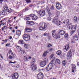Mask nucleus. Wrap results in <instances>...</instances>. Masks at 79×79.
<instances>
[{"instance_id":"60","label":"nucleus","mask_w":79,"mask_h":79,"mask_svg":"<svg viewBox=\"0 0 79 79\" xmlns=\"http://www.w3.org/2000/svg\"><path fill=\"white\" fill-rule=\"evenodd\" d=\"M17 68H19V65L18 64L17 66H16Z\"/></svg>"},{"instance_id":"10","label":"nucleus","mask_w":79,"mask_h":79,"mask_svg":"<svg viewBox=\"0 0 79 79\" xmlns=\"http://www.w3.org/2000/svg\"><path fill=\"white\" fill-rule=\"evenodd\" d=\"M18 73H15L12 77V79H18L19 77Z\"/></svg>"},{"instance_id":"19","label":"nucleus","mask_w":79,"mask_h":79,"mask_svg":"<svg viewBox=\"0 0 79 79\" xmlns=\"http://www.w3.org/2000/svg\"><path fill=\"white\" fill-rule=\"evenodd\" d=\"M49 53V52H48V51H44L43 54L42 56L43 57H45V56L47 55V53Z\"/></svg>"},{"instance_id":"45","label":"nucleus","mask_w":79,"mask_h":79,"mask_svg":"<svg viewBox=\"0 0 79 79\" xmlns=\"http://www.w3.org/2000/svg\"><path fill=\"white\" fill-rule=\"evenodd\" d=\"M6 27V26H4L3 27H2V31H4V29H5V27Z\"/></svg>"},{"instance_id":"42","label":"nucleus","mask_w":79,"mask_h":79,"mask_svg":"<svg viewBox=\"0 0 79 79\" xmlns=\"http://www.w3.org/2000/svg\"><path fill=\"white\" fill-rule=\"evenodd\" d=\"M24 58L25 60H26V61H28V59L27 58V57H26V56H24Z\"/></svg>"},{"instance_id":"14","label":"nucleus","mask_w":79,"mask_h":79,"mask_svg":"<svg viewBox=\"0 0 79 79\" xmlns=\"http://www.w3.org/2000/svg\"><path fill=\"white\" fill-rule=\"evenodd\" d=\"M67 55L69 57V58H68L67 59L68 60H69V59H71V58L72 56L71 51V50H70L68 52Z\"/></svg>"},{"instance_id":"58","label":"nucleus","mask_w":79,"mask_h":79,"mask_svg":"<svg viewBox=\"0 0 79 79\" xmlns=\"http://www.w3.org/2000/svg\"><path fill=\"white\" fill-rule=\"evenodd\" d=\"M12 32H13V33H15V30H12Z\"/></svg>"},{"instance_id":"50","label":"nucleus","mask_w":79,"mask_h":79,"mask_svg":"<svg viewBox=\"0 0 79 79\" xmlns=\"http://www.w3.org/2000/svg\"><path fill=\"white\" fill-rule=\"evenodd\" d=\"M7 41H8V39H6L5 40H4V43H5V42H7Z\"/></svg>"},{"instance_id":"44","label":"nucleus","mask_w":79,"mask_h":79,"mask_svg":"<svg viewBox=\"0 0 79 79\" xmlns=\"http://www.w3.org/2000/svg\"><path fill=\"white\" fill-rule=\"evenodd\" d=\"M2 22H3V21H2V20L0 21V27L1 26H2V24H3Z\"/></svg>"},{"instance_id":"33","label":"nucleus","mask_w":79,"mask_h":79,"mask_svg":"<svg viewBox=\"0 0 79 79\" xmlns=\"http://www.w3.org/2000/svg\"><path fill=\"white\" fill-rule=\"evenodd\" d=\"M66 61L65 60L63 61L62 62V64L63 65H64V66H65L66 65Z\"/></svg>"},{"instance_id":"21","label":"nucleus","mask_w":79,"mask_h":79,"mask_svg":"<svg viewBox=\"0 0 79 79\" xmlns=\"http://www.w3.org/2000/svg\"><path fill=\"white\" fill-rule=\"evenodd\" d=\"M2 15H6L7 13L5 10H3L1 12H0V16Z\"/></svg>"},{"instance_id":"39","label":"nucleus","mask_w":79,"mask_h":79,"mask_svg":"<svg viewBox=\"0 0 79 79\" xmlns=\"http://www.w3.org/2000/svg\"><path fill=\"white\" fill-rule=\"evenodd\" d=\"M26 19L27 21H29L30 20V18L27 17L26 18Z\"/></svg>"},{"instance_id":"11","label":"nucleus","mask_w":79,"mask_h":79,"mask_svg":"<svg viewBox=\"0 0 79 79\" xmlns=\"http://www.w3.org/2000/svg\"><path fill=\"white\" fill-rule=\"evenodd\" d=\"M56 8H57V10H60V9H61L62 7L61 4L59 3H56Z\"/></svg>"},{"instance_id":"49","label":"nucleus","mask_w":79,"mask_h":79,"mask_svg":"<svg viewBox=\"0 0 79 79\" xmlns=\"http://www.w3.org/2000/svg\"><path fill=\"white\" fill-rule=\"evenodd\" d=\"M48 35V34L47 33H45L44 34V36H46V35Z\"/></svg>"},{"instance_id":"57","label":"nucleus","mask_w":79,"mask_h":79,"mask_svg":"<svg viewBox=\"0 0 79 79\" xmlns=\"http://www.w3.org/2000/svg\"><path fill=\"white\" fill-rule=\"evenodd\" d=\"M48 47H51V44H48Z\"/></svg>"},{"instance_id":"40","label":"nucleus","mask_w":79,"mask_h":79,"mask_svg":"<svg viewBox=\"0 0 79 79\" xmlns=\"http://www.w3.org/2000/svg\"><path fill=\"white\" fill-rule=\"evenodd\" d=\"M24 47L25 48H27V47H28V44H25L24 45Z\"/></svg>"},{"instance_id":"4","label":"nucleus","mask_w":79,"mask_h":79,"mask_svg":"<svg viewBox=\"0 0 79 79\" xmlns=\"http://www.w3.org/2000/svg\"><path fill=\"white\" fill-rule=\"evenodd\" d=\"M22 37L24 40L28 41L30 40V36L27 34H24L22 36Z\"/></svg>"},{"instance_id":"35","label":"nucleus","mask_w":79,"mask_h":79,"mask_svg":"<svg viewBox=\"0 0 79 79\" xmlns=\"http://www.w3.org/2000/svg\"><path fill=\"white\" fill-rule=\"evenodd\" d=\"M74 38L75 40H78V37L77 35H76L75 36Z\"/></svg>"},{"instance_id":"52","label":"nucleus","mask_w":79,"mask_h":79,"mask_svg":"<svg viewBox=\"0 0 79 79\" xmlns=\"http://www.w3.org/2000/svg\"><path fill=\"white\" fill-rule=\"evenodd\" d=\"M48 20L49 21H50V20L51 19V18H50V17H48Z\"/></svg>"},{"instance_id":"46","label":"nucleus","mask_w":79,"mask_h":79,"mask_svg":"<svg viewBox=\"0 0 79 79\" xmlns=\"http://www.w3.org/2000/svg\"><path fill=\"white\" fill-rule=\"evenodd\" d=\"M9 63H16V62L15 61L14 62H12L11 61H10Z\"/></svg>"},{"instance_id":"32","label":"nucleus","mask_w":79,"mask_h":79,"mask_svg":"<svg viewBox=\"0 0 79 79\" xmlns=\"http://www.w3.org/2000/svg\"><path fill=\"white\" fill-rule=\"evenodd\" d=\"M46 11L48 12H48H50V9H49V8L48 7H47L46 9Z\"/></svg>"},{"instance_id":"63","label":"nucleus","mask_w":79,"mask_h":79,"mask_svg":"<svg viewBox=\"0 0 79 79\" xmlns=\"http://www.w3.org/2000/svg\"><path fill=\"white\" fill-rule=\"evenodd\" d=\"M31 6H32V4L30 5V7H31Z\"/></svg>"},{"instance_id":"13","label":"nucleus","mask_w":79,"mask_h":79,"mask_svg":"<svg viewBox=\"0 0 79 79\" xmlns=\"http://www.w3.org/2000/svg\"><path fill=\"white\" fill-rule=\"evenodd\" d=\"M52 23H55L56 24H58L59 23H61V21H59L58 19H54L52 20Z\"/></svg>"},{"instance_id":"31","label":"nucleus","mask_w":79,"mask_h":79,"mask_svg":"<svg viewBox=\"0 0 79 79\" xmlns=\"http://www.w3.org/2000/svg\"><path fill=\"white\" fill-rule=\"evenodd\" d=\"M65 23L66 24H69V20L68 19H67L65 20Z\"/></svg>"},{"instance_id":"5","label":"nucleus","mask_w":79,"mask_h":79,"mask_svg":"<svg viewBox=\"0 0 79 79\" xmlns=\"http://www.w3.org/2000/svg\"><path fill=\"white\" fill-rule=\"evenodd\" d=\"M47 27V23H42L41 25L39 28V29L40 31H42L43 29H45V28H46Z\"/></svg>"},{"instance_id":"51","label":"nucleus","mask_w":79,"mask_h":79,"mask_svg":"<svg viewBox=\"0 0 79 79\" xmlns=\"http://www.w3.org/2000/svg\"><path fill=\"white\" fill-rule=\"evenodd\" d=\"M27 24H29L30 25V21L27 22Z\"/></svg>"},{"instance_id":"7","label":"nucleus","mask_w":79,"mask_h":79,"mask_svg":"<svg viewBox=\"0 0 79 79\" xmlns=\"http://www.w3.org/2000/svg\"><path fill=\"white\" fill-rule=\"evenodd\" d=\"M4 9L6 10L7 11V12H8V13H11L12 11H13V10L11 9H8V6H7V5H6L4 7Z\"/></svg>"},{"instance_id":"64","label":"nucleus","mask_w":79,"mask_h":79,"mask_svg":"<svg viewBox=\"0 0 79 79\" xmlns=\"http://www.w3.org/2000/svg\"><path fill=\"white\" fill-rule=\"evenodd\" d=\"M77 65L79 66V62H78L77 63Z\"/></svg>"},{"instance_id":"23","label":"nucleus","mask_w":79,"mask_h":79,"mask_svg":"<svg viewBox=\"0 0 79 79\" xmlns=\"http://www.w3.org/2000/svg\"><path fill=\"white\" fill-rule=\"evenodd\" d=\"M31 66L32 67V69L33 70H36L37 69V66L34 65V64H33L31 65Z\"/></svg>"},{"instance_id":"28","label":"nucleus","mask_w":79,"mask_h":79,"mask_svg":"<svg viewBox=\"0 0 79 79\" xmlns=\"http://www.w3.org/2000/svg\"><path fill=\"white\" fill-rule=\"evenodd\" d=\"M19 42V44H22V45H23V44H24V41L22 40H20Z\"/></svg>"},{"instance_id":"61","label":"nucleus","mask_w":79,"mask_h":79,"mask_svg":"<svg viewBox=\"0 0 79 79\" xmlns=\"http://www.w3.org/2000/svg\"><path fill=\"white\" fill-rule=\"evenodd\" d=\"M2 0V2H6V1H7V0Z\"/></svg>"},{"instance_id":"20","label":"nucleus","mask_w":79,"mask_h":79,"mask_svg":"<svg viewBox=\"0 0 79 79\" xmlns=\"http://www.w3.org/2000/svg\"><path fill=\"white\" fill-rule=\"evenodd\" d=\"M69 49V44H67L66 46H65V48L64 49V50L65 52H66V51H68Z\"/></svg>"},{"instance_id":"15","label":"nucleus","mask_w":79,"mask_h":79,"mask_svg":"<svg viewBox=\"0 0 79 79\" xmlns=\"http://www.w3.org/2000/svg\"><path fill=\"white\" fill-rule=\"evenodd\" d=\"M32 32V29L31 28H26L25 30V33L26 34L27 32Z\"/></svg>"},{"instance_id":"8","label":"nucleus","mask_w":79,"mask_h":79,"mask_svg":"<svg viewBox=\"0 0 79 79\" xmlns=\"http://www.w3.org/2000/svg\"><path fill=\"white\" fill-rule=\"evenodd\" d=\"M37 77L38 79H43L44 74L42 73H39L37 75Z\"/></svg>"},{"instance_id":"62","label":"nucleus","mask_w":79,"mask_h":79,"mask_svg":"<svg viewBox=\"0 0 79 79\" xmlns=\"http://www.w3.org/2000/svg\"><path fill=\"white\" fill-rule=\"evenodd\" d=\"M38 71H39V72H41V69H39L38 70Z\"/></svg>"},{"instance_id":"2","label":"nucleus","mask_w":79,"mask_h":79,"mask_svg":"<svg viewBox=\"0 0 79 79\" xmlns=\"http://www.w3.org/2000/svg\"><path fill=\"white\" fill-rule=\"evenodd\" d=\"M7 56L9 59H13L15 57V55L13 54L11 50H10L9 52L7 53Z\"/></svg>"},{"instance_id":"53","label":"nucleus","mask_w":79,"mask_h":79,"mask_svg":"<svg viewBox=\"0 0 79 79\" xmlns=\"http://www.w3.org/2000/svg\"><path fill=\"white\" fill-rule=\"evenodd\" d=\"M17 4H18V5H19L20 4V1L19 0V2H17Z\"/></svg>"},{"instance_id":"16","label":"nucleus","mask_w":79,"mask_h":79,"mask_svg":"<svg viewBox=\"0 0 79 79\" xmlns=\"http://www.w3.org/2000/svg\"><path fill=\"white\" fill-rule=\"evenodd\" d=\"M52 61H55L56 62V64L54 65V68H55V67H56V64H57L58 63V64H60L61 63L60 62V60L59 59H56V60H53Z\"/></svg>"},{"instance_id":"38","label":"nucleus","mask_w":79,"mask_h":79,"mask_svg":"<svg viewBox=\"0 0 79 79\" xmlns=\"http://www.w3.org/2000/svg\"><path fill=\"white\" fill-rule=\"evenodd\" d=\"M51 10H54V6L53 5H52L51 7L50 8Z\"/></svg>"},{"instance_id":"34","label":"nucleus","mask_w":79,"mask_h":79,"mask_svg":"<svg viewBox=\"0 0 79 79\" xmlns=\"http://www.w3.org/2000/svg\"><path fill=\"white\" fill-rule=\"evenodd\" d=\"M64 37L65 39H66V38H68V34H66L64 35Z\"/></svg>"},{"instance_id":"18","label":"nucleus","mask_w":79,"mask_h":79,"mask_svg":"<svg viewBox=\"0 0 79 79\" xmlns=\"http://www.w3.org/2000/svg\"><path fill=\"white\" fill-rule=\"evenodd\" d=\"M72 69V72L73 73H74V70H76V65L74 64H71Z\"/></svg>"},{"instance_id":"6","label":"nucleus","mask_w":79,"mask_h":79,"mask_svg":"<svg viewBox=\"0 0 79 79\" xmlns=\"http://www.w3.org/2000/svg\"><path fill=\"white\" fill-rule=\"evenodd\" d=\"M39 15H40V16H44L45 15V11L44 10H41L38 12Z\"/></svg>"},{"instance_id":"17","label":"nucleus","mask_w":79,"mask_h":79,"mask_svg":"<svg viewBox=\"0 0 79 79\" xmlns=\"http://www.w3.org/2000/svg\"><path fill=\"white\" fill-rule=\"evenodd\" d=\"M65 33H66V31L63 30H60L59 32V34L61 35H64Z\"/></svg>"},{"instance_id":"41","label":"nucleus","mask_w":79,"mask_h":79,"mask_svg":"<svg viewBox=\"0 0 79 79\" xmlns=\"http://www.w3.org/2000/svg\"><path fill=\"white\" fill-rule=\"evenodd\" d=\"M32 61L33 63H35V59L34 58H33Z\"/></svg>"},{"instance_id":"54","label":"nucleus","mask_w":79,"mask_h":79,"mask_svg":"<svg viewBox=\"0 0 79 79\" xmlns=\"http://www.w3.org/2000/svg\"><path fill=\"white\" fill-rule=\"evenodd\" d=\"M9 39H10V40H11L12 39V36H10L9 37Z\"/></svg>"},{"instance_id":"29","label":"nucleus","mask_w":79,"mask_h":79,"mask_svg":"<svg viewBox=\"0 0 79 79\" xmlns=\"http://www.w3.org/2000/svg\"><path fill=\"white\" fill-rule=\"evenodd\" d=\"M34 22L32 21H30V25H31V26H33V25H34Z\"/></svg>"},{"instance_id":"47","label":"nucleus","mask_w":79,"mask_h":79,"mask_svg":"<svg viewBox=\"0 0 79 79\" xmlns=\"http://www.w3.org/2000/svg\"><path fill=\"white\" fill-rule=\"evenodd\" d=\"M26 2H27V3H30V2H31V1L30 0H25Z\"/></svg>"},{"instance_id":"55","label":"nucleus","mask_w":79,"mask_h":79,"mask_svg":"<svg viewBox=\"0 0 79 79\" xmlns=\"http://www.w3.org/2000/svg\"><path fill=\"white\" fill-rule=\"evenodd\" d=\"M67 27L69 29H71V27H70V26L69 25H68Z\"/></svg>"},{"instance_id":"26","label":"nucleus","mask_w":79,"mask_h":79,"mask_svg":"<svg viewBox=\"0 0 79 79\" xmlns=\"http://www.w3.org/2000/svg\"><path fill=\"white\" fill-rule=\"evenodd\" d=\"M78 20V19L77 17L75 16L74 17L73 21L74 22H75L76 23L77 22Z\"/></svg>"},{"instance_id":"12","label":"nucleus","mask_w":79,"mask_h":79,"mask_svg":"<svg viewBox=\"0 0 79 79\" xmlns=\"http://www.w3.org/2000/svg\"><path fill=\"white\" fill-rule=\"evenodd\" d=\"M76 26H74V25H72L71 28V30H72L71 32L73 33V32H74L75 31H76Z\"/></svg>"},{"instance_id":"30","label":"nucleus","mask_w":79,"mask_h":79,"mask_svg":"<svg viewBox=\"0 0 79 79\" xmlns=\"http://www.w3.org/2000/svg\"><path fill=\"white\" fill-rule=\"evenodd\" d=\"M44 61L45 62V64H46V63H48V59H47V58H45L44 59Z\"/></svg>"},{"instance_id":"56","label":"nucleus","mask_w":79,"mask_h":79,"mask_svg":"<svg viewBox=\"0 0 79 79\" xmlns=\"http://www.w3.org/2000/svg\"><path fill=\"white\" fill-rule=\"evenodd\" d=\"M2 2H3L2 0H0V4L2 3Z\"/></svg>"},{"instance_id":"43","label":"nucleus","mask_w":79,"mask_h":79,"mask_svg":"<svg viewBox=\"0 0 79 79\" xmlns=\"http://www.w3.org/2000/svg\"><path fill=\"white\" fill-rule=\"evenodd\" d=\"M48 13L49 15V16H52V13H51V12H49Z\"/></svg>"},{"instance_id":"27","label":"nucleus","mask_w":79,"mask_h":79,"mask_svg":"<svg viewBox=\"0 0 79 79\" xmlns=\"http://www.w3.org/2000/svg\"><path fill=\"white\" fill-rule=\"evenodd\" d=\"M17 50H18V52H19L22 49L21 48V47H20V46H17Z\"/></svg>"},{"instance_id":"37","label":"nucleus","mask_w":79,"mask_h":79,"mask_svg":"<svg viewBox=\"0 0 79 79\" xmlns=\"http://www.w3.org/2000/svg\"><path fill=\"white\" fill-rule=\"evenodd\" d=\"M55 55L54 54H52L50 56V58H54V56Z\"/></svg>"},{"instance_id":"22","label":"nucleus","mask_w":79,"mask_h":79,"mask_svg":"<svg viewBox=\"0 0 79 79\" xmlns=\"http://www.w3.org/2000/svg\"><path fill=\"white\" fill-rule=\"evenodd\" d=\"M40 65L41 67H44V66H45L46 65V64L44 61H42L40 63Z\"/></svg>"},{"instance_id":"25","label":"nucleus","mask_w":79,"mask_h":79,"mask_svg":"<svg viewBox=\"0 0 79 79\" xmlns=\"http://www.w3.org/2000/svg\"><path fill=\"white\" fill-rule=\"evenodd\" d=\"M62 53V52H61V51L60 50H58L56 52V54H57V55H61Z\"/></svg>"},{"instance_id":"9","label":"nucleus","mask_w":79,"mask_h":79,"mask_svg":"<svg viewBox=\"0 0 79 79\" xmlns=\"http://www.w3.org/2000/svg\"><path fill=\"white\" fill-rule=\"evenodd\" d=\"M29 16L33 20H34V21H35L37 18V16L34 15L33 14H30V15H29Z\"/></svg>"},{"instance_id":"24","label":"nucleus","mask_w":79,"mask_h":79,"mask_svg":"<svg viewBox=\"0 0 79 79\" xmlns=\"http://www.w3.org/2000/svg\"><path fill=\"white\" fill-rule=\"evenodd\" d=\"M21 31L19 30H18L16 32V34L17 35H18V36H19L20 35H21Z\"/></svg>"},{"instance_id":"1","label":"nucleus","mask_w":79,"mask_h":79,"mask_svg":"<svg viewBox=\"0 0 79 79\" xmlns=\"http://www.w3.org/2000/svg\"><path fill=\"white\" fill-rule=\"evenodd\" d=\"M56 62L55 61H52L50 63L48 64V66L46 68V70H47V71H50V70H51L53 66L55 67L54 65L56 64Z\"/></svg>"},{"instance_id":"59","label":"nucleus","mask_w":79,"mask_h":79,"mask_svg":"<svg viewBox=\"0 0 79 79\" xmlns=\"http://www.w3.org/2000/svg\"><path fill=\"white\" fill-rule=\"evenodd\" d=\"M28 59H29V60H31V56H29L28 57Z\"/></svg>"},{"instance_id":"36","label":"nucleus","mask_w":79,"mask_h":79,"mask_svg":"<svg viewBox=\"0 0 79 79\" xmlns=\"http://www.w3.org/2000/svg\"><path fill=\"white\" fill-rule=\"evenodd\" d=\"M20 52V53H21L22 54H24V51H23V49L20 51V52Z\"/></svg>"},{"instance_id":"48","label":"nucleus","mask_w":79,"mask_h":79,"mask_svg":"<svg viewBox=\"0 0 79 79\" xmlns=\"http://www.w3.org/2000/svg\"><path fill=\"white\" fill-rule=\"evenodd\" d=\"M10 44H7L6 45V46L7 47V46H8V47H10Z\"/></svg>"},{"instance_id":"3","label":"nucleus","mask_w":79,"mask_h":79,"mask_svg":"<svg viewBox=\"0 0 79 79\" xmlns=\"http://www.w3.org/2000/svg\"><path fill=\"white\" fill-rule=\"evenodd\" d=\"M55 32H56V30H53L52 31V37L55 39H60V35L58 34H55Z\"/></svg>"}]
</instances>
